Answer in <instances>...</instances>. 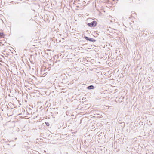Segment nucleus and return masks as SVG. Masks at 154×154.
Listing matches in <instances>:
<instances>
[{
    "label": "nucleus",
    "instance_id": "obj_1",
    "mask_svg": "<svg viewBox=\"0 0 154 154\" xmlns=\"http://www.w3.org/2000/svg\"><path fill=\"white\" fill-rule=\"evenodd\" d=\"M97 25V23L96 21H93L91 23H88V25L91 27H94L96 26Z\"/></svg>",
    "mask_w": 154,
    "mask_h": 154
},
{
    "label": "nucleus",
    "instance_id": "obj_2",
    "mask_svg": "<svg viewBox=\"0 0 154 154\" xmlns=\"http://www.w3.org/2000/svg\"><path fill=\"white\" fill-rule=\"evenodd\" d=\"M85 38L88 40H89V41H90L91 42H95L96 40H94V39H93L92 38H89L87 37H86V36H85Z\"/></svg>",
    "mask_w": 154,
    "mask_h": 154
},
{
    "label": "nucleus",
    "instance_id": "obj_3",
    "mask_svg": "<svg viewBox=\"0 0 154 154\" xmlns=\"http://www.w3.org/2000/svg\"><path fill=\"white\" fill-rule=\"evenodd\" d=\"M5 35L3 32H0V38H4Z\"/></svg>",
    "mask_w": 154,
    "mask_h": 154
},
{
    "label": "nucleus",
    "instance_id": "obj_4",
    "mask_svg": "<svg viewBox=\"0 0 154 154\" xmlns=\"http://www.w3.org/2000/svg\"><path fill=\"white\" fill-rule=\"evenodd\" d=\"M87 88L88 89H92L94 88V87L93 85H91L88 87Z\"/></svg>",
    "mask_w": 154,
    "mask_h": 154
},
{
    "label": "nucleus",
    "instance_id": "obj_5",
    "mask_svg": "<svg viewBox=\"0 0 154 154\" xmlns=\"http://www.w3.org/2000/svg\"><path fill=\"white\" fill-rule=\"evenodd\" d=\"M45 123L47 126H49V124L48 122H46Z\"/></svg>",
    "mask_w": 154,
    "mask_h": 154
}]
</instances>
